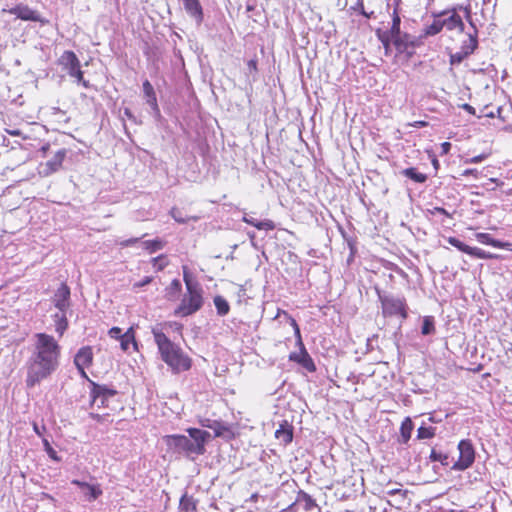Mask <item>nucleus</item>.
Returning <instances> with one entry per match:
<instances>
[{
	"label": "nucleus",
	"mask_w": 512,
	"mask_h": 512,
	"mask_svg": "<svg viewBox=\"0 0 512 512\" xmlns=\"http://www.w3.org/2000/svg\"><path fill=\"white\" fill-rule=\"evenodd\" d=\"M490 181H491V182H493V183H496L498 186H499V185H502V182H500V181H499L498 179H496V178H491V179H490Z\"/></svg>",
	"instance_id": "63"
},
{
	"label": "nucleus",
	"mask_w": 512,
	"mask_h": 512,
	"mask_svg": "<svg viewBox=\"0 0 512 512\" xmlns=\"http://www.w3.org/2000/svg\"><path fill=\"white\" fill-rule=\"evenodd\" d=\"M53 320L55 323V331L58 333L60 337L63 336L64 332L68 328L66 311L58 310V312L53 315Z\"/></svg>",
	"instance_id": "21"
},
{
	"label": "nucleus",
	"mask_w": 512,
	"mask_h": 512,
	"mask_svg": "<svg viewBox=\"0 0 512 512\" xmlns=\"http://www.w3.org/2000/svg\"><path fill=\"white\" fill-rule=\"evenodd\" d=\"M66 149L58 150L51 159L44 163H40L37 170L38 174L42 177H48L51 174L57 172L62 167V163L66 157Z\"/></svg>",
	"instance_id": "10"
},
{
	"label": "nucleus",
	"mask_w": 512,
	"mask_h": 512,
	"mask_svg": "<svg viewBox=\"0 0 512 512\" xmlns=\"http://www.w3.org/2000/svg\"><path fill=\"white\" fill-rule=\"evenodd\" d=\"M60 62L69 76L76 78L77 83L82 84L83 87L89 88V82L84 79L80 68V61L74 52L65 51L61 56Z\"/></svg>",
	"instance_id": "6"
},
{
	"label": "nucleus",
	"mask_w": 512,
	"mask_h": 512,
	"mask_svg": "<svg viewBox=\"0 0 512 512\" xmlns=\"http://www.w3.org/2000/svg\"><path fill=\"white\" fill-rule=\"evenodd\" d=\"M124 116L126 118H128L129 120H131L132 122L137 123L136 117L133 115V113L131 112L130 109H128V108L124 109Z\"/></svg>",
	"instance_id": "51"
},
{
	"label": "nucleus",
	"mask_w": 512,
	"mask_h": 512,
	"mask_svg": "<svg viewBox=\"0 0 512 512\" xmlns=\"http://www.w3.org/2000/svg\"><path fill=\"white\" fill-rule=\"evenodd\" d=\"M152 264H153V267L157 271H162L163 269H165L168 266L169 261H168L167 257L162 254L157 257H154L152 259Z\"/></svg>",
	"instance_id": "35"
},
{
	"label": "nucleus",
	"mask_w": 512,
	"mask_h": 512,
	"mask_svg": "<svg viewBox=\"0 0 512 512\" xmlns=\"http://www.w3.org/2000/svg\"><path fill=\"white\" fill-rule=\"evenodd\" d=\"M8 12L24 21L39 22L41 25L49 24V20L41 17L37 11L29 8L27 5H16L15 7L10 8Z\"/></svg>",
	"instance_id": "11"
},
{
	"label": "nucleus",
	"mask_w": 512,
	"mask_h": 512,
	"mask_svg": "<svg viewBox=\"0 0 512 512\" xmlns=\"http://www.w3.org/2000/svg\"><path fill=\"white\" fill-rule=\"evenodd\" d=\"M292 512H319L315 499L303 490H299L295 501L289 506Z\"/></svg>",
	"instance_id": "9"
},
{
	"label": "nucleus",
	"mask_w": 512,
	"mask_h": 512,
	"mask_svg": "<svg viewBox=\"0 0 512 512\" xmlns=\"http://www.w3.org/2000/svg\"><path fill=\"white\" fill-rule=\"evenodd\" d=\"M154 341L157 345L161 359L174 371H186L191 367V359L184 354L182 349L173 343L159 326L152 328Z\"/></svg>",
	"instance_id": "3"
},
{
	"label": "nucleus",
	"mask_w": 512,
	"mask_h": 512,
	"mask_svg": "<svg viewBox=\"0 0 512 512\" xmlns=\"http://www.w3.org/2000/svg\"><path fill=\"white\" fill-rule=\"evenodd\" d=\"M27 361L26 385L30 388L50 377L60 365L61 346L52 335L36 333Z\"/></svg>",
	"instance_id": "1"
},
{
	"label": "nucleus",
	"mask_w": 512,
	"mask_h": 512,
	"mask_svg": "<svg viewBox=\"0 0 512 512\" xmlns=\"http://www.w3.org/2000/svg\"><path fill=\"white\" fill-rule=\"evenodd\" d=\"M377 36L380 42L383 44L386 54H388L390 50V43L392 42V36L389 33L382 32L380 30L377 31Z\"/></svg>",
	"instance_id": "37"
},
{
	"label": "nucleus",
	"mask_w": 512,
	"mask_h": 512,
	"mask_svg": "<svg viewBox=\"0 0 512 512\" xmlns=\"http://www.w3.org/2000/svg\"><path fill=\"white\" fill-rule=\"evenodd\" d=\"M435 331V326H434V320L432 317L430 316H426L424 319H423V324H422V328H421V333L423 335H430L432 333H434Z\"/></svg>",
	"instance_id": "33"
},
{
	"label": "nucleus",
	"mask_w": 512,
	"mask_h": 512,
	"mask_svg": "<svg viewBox=\"0 0 512 512\" xmlns=\"http://www.w3.org/2000/svg\"><path fill=\"white\" fill-rule=\"evenodd\" d=\"M443 28L446 27L447 30L458 29L460 32L464 31V23L461 17L455 12H451L450 15L441 20Z\"/></svg>",
	"instance_id": "19"
},
{
	"label": "nucleus",
	"mask_w": 512,
	"mask_h": 512,
	"mask_svg": "<svg viewBox=\"0 0 512 512\" xmlns=\"http://www.w3.org/2000/svg\"><path fill=\"white\" fill-rule=\"evenodd\" d=\"M147 103L152 108L154 114L156 116H159L160 115V110H159V107H158V104H157L156 95L155 96H151V97H147Z\"/></svg>",
	"instance_id": "43"
},
{
	"label": "nucleus",
	"mask_w": 512,
	"mask_h": 512,
	"mask_svg": "<svg viewBox=\"0 0 512 512\" xmlns=\"http://www.w3.org/2000/svg\"><path fill=\"white\" fill-rule=\"evenodd\" d=\"M203 305V296L201 287L186 290L179 306L175 309L174 315L186 317L196 313Z\"/></svg>",
	"instance_id": "4"
},
{
	"label": "nucleus",
	"mask_w": 512,
	"mask_h": 512,
	"mask_svg": "<svg viewBox=\"0 0 512 512\" xmlns=\"http://www.w3.org/2000/svg\"><path fill=\"white\" fill-rule=\"evenodd\" d=\"M108 334L111 338L120 340L124 333H122V330L119 327H112Z\"/></svg>",
	"instance_id": "45"
},
{
	"label": "nucleus",
	"mask_w": 512,
	"mask_h": 512,
	"mask_svg": "<svg viewBox=\"0 0 512 512\" xmlns=\"http://www.w3.org/2000/svg\"><path fill=\"white\" fill-rule=\"evenodd\" d=\"M443 29V25L441 20L437 19L434 22L427 26L424 30V36H434L438 34Z\"/></svg>",
	"instance_id": "32"
},
{
	"label": "nucleus",
	"mask_w": 512,
	"mask_h": 512,
	"mask_svg": "<svg viewBox=\"0 0 512 512\" xmlns=\"http://www.w3.org/2000/svg\"><path fill=\"white\" fill-rule=\"evenodd\" d=\"M245 223L254 226L258 230L270 231L275 228V224L272 220L266 219L263 221H259L253 217H249L248 215H244L242 219Z\"/></svg>",
	"instance_id": "20"
},
{
	"label": "nucleus",
	"mask_w": 512,
	"mask_h": 512,
	"mask_svg": "<svg viewBox=\"0 0 512 512\" xmlns=\"http://www.w3.org/2000/svg\"><path fill=\"white\" fill-rule=\"evenodd\" d=\"M275 437L285 445L289 444L293 439L292 428L288 425H281L275 432Z\"/></svg>",
	"instance_id": "25"
},
{
	"label": "nucleus",
	"mask_w": 512,
	"mask_h": 512,
	"mask_svg": "<svg viewBox=\"0 0 512 512\" xmlns=\"http://www.w3.org/2000/svg\"><path fill=\"white\" fill-rule=\"evenodd\" d=\"M91 384V398H93V403H97L99 399L102 397L103 399H111L116 396L117 391L109 388L106 385H99L93 381H90Z\"/></svg>",
	"instance_id": "15"
},
{
	"label": "nucleus",
	"mask_w": 512,
	"mask_h": 512,
	"mask_svg": "<svg viewBox=\"0 0 512 512\" xmlns=\"http://www.w3.org/2000/svg\"><path fill=\"white\" fill-rule=\"evenodd\" d=\"M400 23H401L400 16L398 15V13L395 10L393 13L392 26H391L390 30L385 31L386 33H389L392 36V40H394L395 38L400 36V34H402V32L400 30Z\"/></svg>",
	"instance_id": "29"
},
{
	"label": "nucleus",
	"mask_w": 512,
	"mask_h": 512,
	"mask_svg": "<svg viewBox=\"0 0 512 512\" xmlns=\"http://www.w3.org/2000/svg\"><path fill=\"white\" fill-rule=\"evenodd\" d=\"M144 249L150 253H155L164 247V242L159 239L147 240L142 243Z\"/></svg>",
	"instance_id": "31"
},
{
	"label": "nucleus",
	"mask_w": 512,
	"mask_h": 512,
	"mask_svg": "<svg viewBox=\"0 0 512 512\" xmlns=\"http://www.w3.org/2000/svg\"><path fill=\"white\" fill-rule=\"evenodd\" d=\"M53 303L60 311H67L70 307V289L66 284H61L53 296Z\"/></svg>",
	"instance_id": "14"
},
{
	"label": "nucleus",
	"mask_w": 512,
	"mask_h": 512,
	"mask_svg": "<svg viewBox=\"0 0 512 512\" xmlns=\"http://www.w3.org/2000/svg\"><path fill=\"white\" fill-rule=\"evenodd\" d=\"M109 400L103 399L102 397L99 399L97 403H93V400L91 401L92 406H96L97 408L105 407L107 406V402Z\"/></svg>",
	"instance_id": "52"
},
{
	"label": "nucleus",
	"mask_w": 512,
	"mask_h": 512,
	"mask_svg": "<svg viewBox=\"0 0 512 512\" xmlns=\"http://www.w3.org/2000/svg\"><path fill=\"white\" fill-rule=\"evenodd\" d=\"M459 459L453 464L452 469L463 471L469 468L475 460V451L469 440H461L458 444Z\"/></svg>",
	"instance_id": "7"
},
{
	"label": "nucleus",
	"mask_w": 512,
	"mask_h": 512,
	"mask_svg": "<svg viewBox=\"0 0 512 512\" xmlns=\"http://www.w3.org/2000/svg\"><path fill=\"white\" fill-rule=\"evenodd\" d=\"M292 324H293L294 329H295V334L299 338L300 352L299 353H296V352L291 353L290 356H289V359L291 361L297 362L303 368H305L307 371L314 372L316 370V367H315V364L313 362V359L308 354V352L306 351V349H305V347H304V345H303V343L301 341L299 327H298L297 323L295 322V320H292Z\"/></svg>",
	"instance_id": "8"
},
{
	"label": "nucleus",
	"mask_w": 512,
	"mask_h": 512,
	"mask_svg": "<svg viewBox=\"0 0 512 512\" xmlns=\"http://www.w3.org/2000/svg\"><path fill=\"white\" fill-rule=\"evenodd\" d=\"M143 92H144L146 98L156 95L153 86L151 85V83L148 80H145L143 82Z\"/></svg>",
	"instance_id": "44"
},
{
	"label": "nucleus",
	"mask_w": 512,
	"mask_h": 512,
	"mask_svg": "<svg viewBox=\"0 0 512 512\" xmlns=\"http://www.w3.org/2000/svg\"><path fill=\"white\" fill-rule=\"evenodd\" d=\"M465 13H466V19L469 21L470 25L474 29V34H469V38H468L467 41H465L463 43L461 51H464L465 54L467 56H469L470 54H472L476 50V48L478 46L477 29H476L475 25L473 24V22L471 20L470 9L469 8H465Z\"/></svg>",
	"instance_id": "16"
},
{
	"label": "nucleus",
	"mask_w": 512,
	"mask_h": 512,
	"mask_svg": "<svg viewBox=\"0 0 512 512\" xmlns=\"http://www.w3.org/2000/svg\"><path fill=\"white\" fill-rule=\"evenodd\" d=\"M393 45L395 46L398 53H407L411 55L416 47L421 45V37L417 38L408 33H402L400 36L392 40Z\"/></svg>",
	"instance_id": "12"
},
{
	"label": "nucleus",
	"mask_w": 512,
	"mask_h": 512,
	"mask_svg": "<svg viewBox=\"0 0 512 512\" xmlns=\"http://www.w3.org/2000/svg\"><path fill=\"white\" fill-rule=\"evenodd\" d=\"M447 241H448V243L450 245L454 246L459 251L464 252L466 254L469 253L470 246L466 245L465 243H463L459 239H457L455 237H449Z\"/></svg>",
	"instance_id": "38"
},
{
	"label": "nucleus",
	"mask_w": 512,
	"mask_h": 512,
	"mask_svg": "<svg viewBox=\"0 0 512 512\" xmlns=\"http://www.w3.org/2000/svg\"><path fill=\"white\" fill-rule=\"evenodd\" d=\"M33 430L35 431V433H36L37 435L42 436V431H43V430H45V427L43 426V427L40 429V427H39L36 423H34V424H33Z\"/></svg>",
	"instance_id": "57"
},
{
	"label": "nucleus",
	"mask_w": 512,
	"mask_h": 512,
	"mask_svg": "<svg viewBox=\"0 0 512 512\" xmlns=\"http://www.w3.org/2000/svg\"><path fill=\"white\" fill-rule=\"evenodd\" d=\"M130 345H132L135 350L137 349L133 327H130L120 338V346L123 351H128Z\"/></svg>",
	"instance_id": "24"
},
{
	"label": "nucleus",
	"mask_w": 512,
	"mask_h": 512,
	"mask_svg": "<svg viewBox=\"0 0 512 512\" xmlns=\"http://www.w3.org/2000/svg\"><path fill=\"white\" fill-rule=\"evenodd\" d=\"M476 239L482 244L491 245L496 248H507L510 246L508 242L496 240L492 238L488 233H477Z\"/></svg>",
	"instance_id": "22"
},
{
	"label": "nucleus",
	"mask_w": 512,
	"mask_h": 512,
	"mask_svg": "<svg viewBox=\"0 0 512 512\" xmlns=\"http://www.w3.org/2000/svg\"><path fill=\"white\" fill-rule=\"evenodd\" d=\"M402 174L417 183H424L427 180L425 174L418 172L417 169L413 167L404 169Z\"/></svg>",
	"instance_id": "27"
},
{
	"label": "nucleus",
	"mask_w": 512,
	"mask_h": 512,
	"mask_svg": "<svg viewBox=\"0 0 512 512\" xmlns=\"http://www.w3.org/2000/svg\"><path fill=\"white\" fill-rule=\"evenodd\" d=\"M181 287V282L178 279H174L170 284L169 290L171 293L177 294L181 291Z\"/></svg>",
	"instance_id": "46"
},
{
	"label": "nucleus",
	"mask_w": 512,
	"mask_h": 512,
	"mask_svg": "<svg viewBox=\"0 0 512 512\" xmlns=\"http://www.w3.org/2000/svg\"><path fill=\"white\" fill-rule=\"evenodd\" d=\"M441 149H442V153L443 154H447L449 153L450 149H451V143L449 142H443L441 144Z\"/></svg>",
	"instance_id": "54"
},
{
	"label": "nucleus",
	"mask_w": 512,
	"mask_h": 512,
	"mask_svg": "<svg viewBox=\"0 0 512 512\" xmlns=\"http://www.w3.org/2000/svg\"><path fill=\"white\" fill-rule=\"evenodd\" d=\"M468 255L476 257L478 259H492L494 255L486 252L478 247H470Z\"/></svg>",
	"instance_id": "34"
},
{
	"label": "nucleus",
	"mask_w": 512,
	"mask_h": 512,
	"mask_svg": "<svg viewBox=\"0 0 512 512\" xmlns=\"http://www.w3.org/2000/svg\"><path fill=\"white\" fill-rule=\"evenodd\" d=\"M461 107H462L465 111H467L468 113H470V114H472V115H475V113H476L475 108H474V107H472L470 104L465 103V104H463Z\"/></svg>",
	"instance_id": "53"
},
{
	"label": "nucleus",
	"mask_w": 512,
	"mask_h": 512,
	"mask_svg": "<svg viewBox=\"0 0 512 512\" xmlns=\"http://www.w3.org/2000/svg\"><path fill=\"white\" fill-rule=\"evenodd\" d=\"M435 434L436 428L432 426H426V424L423 422L422 425L417 430V439H431L435 436Z\"/></svg>",
	"instance_id": "28"
},
{
	"label": "nucleus",
	"mask_w": 512,
	"mask_h": 512,
	"mask_svg": "<svg viewBox=\"0 0 512 512\" xmlns=\"http://www.w3.org/2000/svg\"><path fill=\"white\" fill-rule=\"evenodd\" d=\"M354 10H358L364 17L366 18H372L374 17V12H366L363 5V0H357L355 6L353 7Z\"/></svg>",
	"instance_id": "40"
},
{
	"label": "nucleus",
	"mask_w": 512,
	"mask_h": 512,
	"mask_svg": "<svg viewBox=\"0 0 512 512\" xmlns=\"http://www.w3.org/2000/svg\"><path fill=\"white\" fill-rule=\"evenodd\" d=\"M427 125V122L425 121H416L413 126L414 127H425Z\"/></svg>",
	"instance_id": "60"
},
{
	"label": "nucleus",
	"mask_w": 512,
	"mask_h": 512,
	"mask_svg": "<svg viewBox=\"0 0 512 512\" xmlns=\"http://www.w3.org/2000/svg\"><path fill=\"white\" fill-rule=\"evenodd\" d=\"M466 57H468L464 51L456 52L450 56V63L451 64H459L461 63Z\"/></svg>",
	"instance_id": "42"
},
{
	"label": "nucleus",
	"mask_w": 512,
	"mask_h": 512,
	"mask_svg": "<svg viewBox=\"0 0 512 512\" xmlns=\"http://www.w3.org/2000/svg\"><path fill=\"white\" fill-rule=\"evenodd\" d=\"M187 433L188 436L167 435L164 437V441L172 453L194 460L196 456L205 453V444L211 438V435L208 431L198 428H189Z\"/></svg>",
	"instance_id": "2"
},
{
	"label": "nucleus",
	"mask_w": 512,
	"mask_h": 512,
	"mask_svg": "<svg viewBox=\"0 0 512 512\" xmlns=\"http://www.w3.org/2000/svg\"><path fill=\"white\" fill-rule=\"evenodd\" d=\"M486 158H487L486 154H480V155L474 156V157L466 160V162L467 163H480L483 160H485Z\"/></svg>",
	"instance_id": "49"
},
{
	"label": "nucleus",
	"mask_w": 512,
	"mask_h": 512,
	"mask_svg": "<svg viewBox=\"0 0 512 512\" xmlns=\"http://www.w3.org/2000/svg\"><path fill=\"white\" fill-rule=\"evenodd\" d=\"M414 429V424L410 417H406L400 426V436L401 442L403 444H407L411 438L412 431Z\"/></svg>",
	"instance_id": "23"
},
{
	"label": "nucleus",
	"mask_w": 512,
	"mask_h": 512,
	"mask_svg": "<svg viewBox=\"0 0 512 512\" xmlns=\"http://www.w3.org/2000/svg\"><path fill=\"white\" fill-rule=\"evenodd\" d=\"M430 459L432 461H439L442 465H449V457L445 454L438 453L434 449L431 451Z\"/></svg>",
	"instance_id": "39"
},
{
	"label": "nucleus",
	"mask_w": 512,
	"mask_h": 512,
	"mask_svg": "<svg viewBox=\"0 0 512 512\" xmlns=\"http://www.w3.org/2000/svg\"><path fill=\"white\" fill-rule=\"evenodd\" d=\"M44 449L49 457L53 460L59 461L57 456V452L51 447L49 441L47 439H43Z\"/></svg>",
	"instance_id": "41"
},
{
	"label": "nucleus",
	"mask_w": 512,
	"mask_h": 512,
	"mask_svg": "<svg viewBox=\"0 0 512 512\" xmlns=\"http://www.w3.org/2000/svg\"><path fill=\"white\" fill-rule=\"evenodd\" d=\"M71 484L76 485L80 489L84 500L88 502L95 501L103 493L100 484H91L85 481H80L78 479H73Z\"/></svg>",
	"instance_id": "13"
},
{
	"label": "nucleus",
	"mask_w": 512,
	"mask_h": 512,
	"mask_svg": "<svg viewBox=\"0 0 512 512\" xmlns=\"http://www.w3.org/2000/svg\"><path fill=\"white\" fill-rule=\"evenodd\" d=\"M183 280L186 285V290H191L193 288H198L200 285L193 281L191 274L188 271V268L186 266L183 267Z\"/></svg>",
	"instance_id": "36"
},
{
	"label": "nucleus",
	"mask_w": 512,
	"mask_h": 512,
	"mask_svg": "<svg viewBox=\"0 0 512 512\" xmlns=\"http://www.w3.org/2000/svg\"><path fill=\"white\" fill-rule=\"evenodd\" d=\"M183 3L187 13L196 20L197 24H200L203 19V11L199 0H183Z\"/></svg>",
	"instance_id": "18"
},
{
	"label": "nucleus",
	"mask_w": 512,
	"mask_h": 512,
	"mask_svg": "<svg viewBox=\"0 0 512 512\" xmlns=\"http://www.w3.org/2000/svg\"><path fill=\"white\" fill-rule=\"evenodd\" d=\"M139 240H140V238H130V239L123 240V241L119 242V245L122 247H129V246H132L135 243H137Z\"/></svg>",
	"instance_id": "48"
},
{
	"label": "nucleus",
	"mask_w": 512,
	"mask_h": 512,
	"mask_svg": "<svg viewBox=\"0 0 512 512\" xmlns=\"http://www.w3.org/2000/svg\"><path fill=\"white\" fill-rule=\"evenodd\" d=\"M248 68L250 70V72L252 71H256L257 70V61L256 60H249L248 61Z\"/></svg>",
	"instance_id": "55"
},
{
	"label": "nucleus",
	"mask_w": 512,
	"mask_h": 512,
	"mask_svg": "<svg viewBox=\"0 0 512 512\" xmlns=\"http://www.w3.org/2000/svg\"><path fill=\"white\" fill-rule=\"evenodd\" d=\"M49 149V144L42 146L41 151L45 154Z\"/></svg>",
	"instance_id": "62"
},
{
	"label": "nucleus",
	"mask_w": 512,
	"mask_h": 512,
	"mask_svg": "<svg viewBox=\"0 0 512 512\" xmlns=\"http://www.w3.org/2000/svg\"><path fill=\"white\" fill-rule=\"evenodd\" d=\"M434 210H435L436 213L443 214L445 216L450 217L449 212L446 209L442 208V207H435Z\"/></svg>",
	"instance_id": "56"
},
{
	"label": "nucleus",
	"mask_w": 512,
	"mask_h": 512,
	"mask_svg": "<svg viewBox=\"0 0 512 512\" xmlns=\"http://www.w3.org/2000/svg\"><path fill=\"white\" fill-rule=\"evenodd\" d=\"M224 429L225 428L220 425H218L217 428H214L216 436H221L223 434L222 430H224Z\"/></svg>",
	"instance_id": "59"
},
{
	"label": "nucleus",
	"mask_w": 512,
	"mask_h": 512,
	"mask_svg": "<svg viewBox=\"0 0 512 512\" xmlns=\"http://www.w3.org/2000/svg\"><path fill=\"white\" fill-rule=\"evenodd\" d=\"M180 509L183 512H195L197 510V501L187 494H184L180 499Z\"/></svg>",
	"instance_id": "26"
},
{
	"label": "nucleus",
	"mask_w": 512,
	"mask_h": 512,
	"mask_svg": "<svg viewBox=\"0 0 512 512\" xmlns=\"http://www.w3.org/2000/svg\"><path fill=\"white\" fill-rule=\"evenodd\" d=\"M476 173V170L474 169H466L464 172H463V175L464 176H467V175H471V174H474Z\"/></svg>",
	"instance_id": "61"
},
{
	"label": "nucleus",
	"mask_w": 512,
	"mask_h": 512,
	"mask_svg": "<svg viewBox=\"0 0 512 512\" xmlns=\"http://www.w3.org/2000/svg\"><path fill=\"white\" fill-rule=\"evenodd\" d=\"M214 305L217 309V313L220 316H225L226 314H228L230 306L227 300L222 296H216L214 298Z\"/></svg>",
	"instance_id": "30"
},
{
	"label": "nucleus",
	"mask_w": 512,
	"mask_h": 512,
	"mask_svg": "<svg viewBox=\"0 0 512 512\" xmlns=\"http://www.w3.org/2000/svg\"><path fill=\"white\" fill-rule=\"evenodd\" d=\"M91 417L96 420H100L101 416L99 414H91Z\"/></svg>",
	"instance_id": "64"
},
{
	"label": "nucleus",
	"mask_w": 512,
	"mask_h": 512,
	"mask_svg": "<svg viewBox=\"0 0 512 512\" xmlns=\"http://www.w3.org/2000/svg\"><path fill=\"white\" fill-rule=\"evenodd\" d=\"M171 216L174 218L175 221H177L179 223H185L186 222V219L181 216L180 211H178L177 209H172L171 210Z\"/></svg>",
	"instance_id": "47"
},
{
	"label": "nucleus",
	"mask_w": 512,
	"mask_h": 512,
	"mask_svg": "<svg viewBox=\"0 0 512 512\" xmlns=\"http://www.w3.org/2000/svg\"><path fill=\"white\" fill-rule=\"evenodd\" d=\"M151 281H152V277L146 276L140 282L135 283L134 287H144V286L150 284Z\"/></svg>",
	"instance_id": "50"
},
{
	"label": "nucleus",
	"mask_w": 512,
	"mask_h": 512,
	"mask_svg": "<svg viewBox=\"0 0 512 512\" xmlns=\"http://www.w3.org/2000/svg\"><path fill=\"white\" fill-rule=\"evenodd\" d=\"M77 369H78V371H79L80 375H81L83 378L87 379L89 382L91 381V380H89L88 375H87V374H86V372H85V368H77Z\"/></svg>",
	"instance_id": "58"
},
{
	"label": "nucleus",
	"mask_w": 512,
	"mask_h": 512,
	"mask_svg": "<svg viewBox=\"0 0 512 512\" xmlns=\"http://www.w3.org/2000/svg\"><path fill=\"white\" fill-rule=\"evenodd\" d=\"M93 361V351L90 346H84L78 350L74 357V364L77 368H87Z\"/></svg>",
	"instance_id": "17"
},
{
	"label": "nucleus",
	"mask_w": 512,
	"mask_h": 512,
	"mask_svg": "<svg viewBox=\"0 0 512 512\" xmlns=\"http://www.w3.org/2000/svg\"><path fill=\"white\" fill-rule=\"evenodd\" d=\"M378 296L382 305V311L384 316L400 315L403 319L407 317L406 303L403 297L381 295L379 292Z\"/></svg>",
	"instance_id": "5"
}]
</instances>
